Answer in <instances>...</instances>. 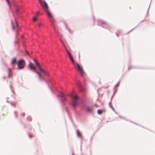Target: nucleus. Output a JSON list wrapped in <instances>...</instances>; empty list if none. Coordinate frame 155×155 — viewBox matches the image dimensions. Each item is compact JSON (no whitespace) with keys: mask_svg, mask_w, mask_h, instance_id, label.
<instances>
[{"mask_svg":"<svg viewBox=\"0 0 155 155\" xmlns=\"http://www.w3.org/2000/svg\"><path fill=\"white\" fill-rule=\"evenodd\" d=\"M42 8L46 12L49 19L52 24L53 27L55 28V21L53 15L49 11V7L45 1L38 0Z\"/></svg>","mask_w":155,"mask_h":155,"instance_id":"1","label":"nucleus"},{"mask_svg":"<svg viewBox=\"0 0 155 155\" xmlns=\"http://www.w3.org/2000/svg\"><path fill=\"white\" fill-rule=\"evenodd\" d=\"M76 131L77 136L79 137H81V134L79 131L77 130Z\"/></svg>","mask_w":155,"mask_h":155,"instance_id":"11","label":"nucleus"},{"mask_svg":"<svg viewBox=\"0 0 155 155\" xmlns=\"http://www.w3.org/2000/svg\"><path fill=\"white\" fill-rule=\"evenodd\" d=\"M8 76L9 78H10L12 76V73L11 72V70L8 68Z\"/></svg>","mask_w":155,"mask_h":155,"instance_id":"7","label":"nucleus"},{"mask_svg":"<svg viewBox=\"0 0 155 155\" xmlns=\"http://www.w3.org/2000/svg\"><path fill=\"white\" fill-rule=\"evenodd\" d=\"M109 106L114 111V108H113V107L112 106V103H109Z\"/></svg>","mask_w":155,"mask_h":155,"instance_id":"13","label":"nucleus"},{"mask_svg":"<svg viewBox=\"0 0 155 155\" xmlns=\"http://www.w3.org/2000/svg\"><path fill=\"white\" fill-rule=\"evenodd\" d=\"M16 64L18 66L17 69H22L25 65V62L23 60H20L17 61Z\"/></svg>","mask_w":155,"mask_h":155,"instance_id":"4","label":"nucleus"},{"mask_svg":"<svg viewBox=\"0 0 155 155\" xmlns=\"http://www.w3.org/2000/svg\"><path fill=\"white\" fill-rule=\"evenodd\" d=\"M12 27H13V29H14V28H15V27H14V26H13V25H12Z\"/></svg>","mask_w":155,"mask_h":155,"instance_id":"20","label":"nucleus"},{"mask_svg":"<svg viewBox=\"0 0 155 155\" xmlns=\"http://www.w3.org/2000/svg\"><path fill=\"white\" fill-rule=\"evenodd\" d=\"M37 19V18L36 17H35L33 18V20L34 21H36Z\"/></svg>","mask_w":155,"mask_h":155,"instance_id":"15","label":"nucleus"},{"mask_svg":"<svg viewBox=\"0 0 155 155\" xmlns=\"http://www.w3.org/2000/svg\"><path fill=\"white\" fill-rule=\"evenodd\" d=\"M26 53H27V54H28V51H26Z\"/></svg>","mask_w":155,"mask_h":155,"instance_id":"22","label":"nucleus"},{"mask_svg":"<svg viewBox=\"0 0 155 155\" xmlns=\"http://www.w3.org/2000/svg\"><path fill=\"white\" fill-rule=\"evenodd\" d=\"M16 25L15 26V28H18V25L16 22Z\"/></svg>","mask_w":155,"mask_h":155,"instance_id":"16","label":"nucleus"},{"mask_svg":"<svg viewBox=\"0 0 155 155\" xmlns=\"http://www.w3.org/2000/svg\"><path fill=\"white\" fill-rule=\"evenodd\" d=\"M87 111L89 113H91L92 112V108L90 107H87L86 108Z\"/></svg>","mask_w":155,"mask_h":155,"instance_id":"9","label":"nucleus"},{"mask_svg":"<svg viewBox=\"0 0 155 155\" xmlns=\"http://www.w3.org/2000/svg\"><path fill=\"white\" fill-rule=\"evenodd\" d=\"M78 99V97L76 96H75L73 98L72 106L74 107L77 105L76 100Z\"/></svg>","mask_w":155,"mask_h":155,"instance_id":"6","label":"nucleus"},{"mask_svg":"<svg viewBox=\"0 0 155 155\" xmlns=\"http://www.w3.org/2000/svg\"><path fill=\"white\" fill-rule=\"evenodd\" d=\"M36 65L38 68L39 71H37L36 70V67L34 66L33 64L30 62L28 66L31 70H34L35 72L38 74V78L41 81L43 79V76L46 75V73L45 71L43 69L40 67L39 64L35 59H34Z\"/></svg>","mask_w":155,"mask_h":155,"instance_id":"2","label":"nucleus"},{"mask_svg":"<svg viewBox=\"0 0 155 155\" xmlns=\"http://www.w3.org/2000/svg\"><path fill=\"white\" fill-rule=\"evenodd\" d=\"M104 110H98L97 111V113L99 114H102L103 112H104Z\"/></svg>","mask_w":155,"mask_h":155,"instance_id":"12","label":"nucleus"},{"mask_svg":"<svg viewBox=\"0 0 155 155\" xmlns=\"http://www.w3.org/2000/svg\"><path fill=\"white\" fill-rule=\"evenodd\" d=\"M39 13V12H37L36 13V14H37V15H38Z\"/></svg>","mask_w":155,"mask_h":155,"instance_id":"19","label":"nucleus"},{"mask_svg":"<svg viewBox=\"0 0 155 155\" xmlns=\"http://www.w3.org/2000/svg\"><path fill=\"white\" fill-rule=\"evenodd\" d=\"M16 58H14L12 60L11 64H15L16 62Z\"/></svg>","mask_w":155,"mask_h":155,"instance_id":"10","label":"nucleus"},{"mask_svg":"<svg viewBox=\"0 0 155 155\" xmlns=\"http://www.w3.org/2000/svg\"><path fill=\"white\" fill-rule=\"evenodd\" d=\"M29 137L30 138H31L32 137V136H31L30 135H29Z\"/></svg>","mask_w":155,"mask_h":155,"instance_id":"21","label":"nucleus"},{"mask_svg":"<svg viewBox=\"0 0 155 155\" xmlns=\"http://www.w3.org/2000/svg\"><path fill=\"white\" fill-rule=\"evenodd\" d=\"M73 64L74 66V68L80 72L81 76H83L84 74V73L82 68L77 63H75L74 62V64Z\"/></svg>","mask_w":155,"mask_h":155,"instance_id":"3","label":"nucleus"},{"mask_svg":"<svg viewBox=\"0 0 155 155\" xmlns=\"http://www.w3.org/2000/svg\"><path fill=\"white\" fill-rule=\"evenodd\" d=\"M64 47L65 49V50L66 51V52H67L68 54V56L70 58V60L71 61V62L73 63V64H74V60L69 51H68V50L66 48L65 46V45H64Z\"/></svg>","mask_w":155,"mask_h":155,"instance_id":"5","label":"nucleus"},{"mask_svg":"<svg viewBox=\"0 0 155 155\" xmlns=\"http://www.w3.org/2000/svg\"><path fill=\"white\" fill-rule=\"evenodd\" d=\"M41 23H39L38 24V26L39 27H41Z\"/></svg>","mask_w":155,"mask_h":155,"instance_id":"18","label":"nucleus"},{"mask_svg":"<svg viewBox=\"0 0 155 155\" xmlns=\"http://www.w3.org/2000/svg\"><path fill=\"white\" fill-rule=\"evenodd\" d=\"M60 96L62 98V100L63 101L65 100V98L64 94L62 93H61L60 94Z\"/></svg>","mask_w":155,"mask_h":155,"instance_id":"8","label":"nucleus"},{"mask_svg":"<svg viewBox=\"0 0 155 155\" xmlns=\"http://www.w3.org/2000/svg\"><path fill=\"white\" fill-rule=\"evenodd\" d=\"M5 0L6 1L8 5H9V7L10 8L11 6H10V2L9 1V0Z\"/></svg>","mask_w":155,"mask_h":155,"instance_id":"14","label":"nucleus"},{"mask_svg":"<svg viewBox=\"0 0 155 155\" xmlns=\"http://www.w3.org/2000/svg\"><path fill=\"white\" fill-rule=\"evenodd\" d=\"M18 12V9H17L16 10V12L17 13Z\"/></svg>","mask_w":155,"mask_h":155,"instance_id":"17","label":"nucleus"}]
</instances>
